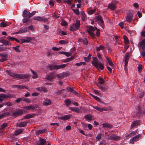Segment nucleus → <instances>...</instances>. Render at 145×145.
<instances>
[{
	"label": "nucleus",
	"mask_w": 145,
	"mask_h": 145,
	"mask_svg": "<svg viewBox=\"0 0 145 145\" xmlns=\"http://www.w3.org/2000/svg\"><path fill=\"white\" fill-rule=\"evenodd\" d=\"M91 56V55L89 54L88 57H84L85 60L87 61H88L90 59Z\"/></svg>",
	"instance_id": "nucleus-57"
},
{
	"label": "nucleus",
	"mask_w": 145,
	"mask_h": 145,
	"mask_svg": "<svg viewBox=\"0 0 145 145\" xmlns=\"http://www.w3.org/2000/svg\"><path fill=\"white\" fill-rule=\"evenodd\" d=\"M72 10L76 15H78L80 14L79 11L78 9H73Z\"/></svg>",
	"instance_id": "nucleus-53"
},
{
	"label": "nucleus",
	"mask_w": 145,
	"mask_h": 145,
	"mask_svg": "<svg viewBox=\"0 0 145 145\" xmlns=\"http://www.w3.org/2000/svg\"><path fill=\"white\" fill-rule=\"evenodd\" d=\"M130 54L127 52L125 54L124 57V62L125 66H126L127 65L128 63L129 59V56Z\"/></svg>",
	"instance_id": "nucleus-11"
},
{
	"label": "nucleus",
	"mask_w": 145,
	"mask_h": 145,
	"mask_svg": "<svg viewBox=\"0 0 145 145\" xmlns=\"http://www.w3.org/2000/svg\"><path fill=\"white\" fill-rule=\"evenodd\" d=\"M97 86L101 89L102 91H106L107 89L106 88H103V87L99 86V85H97Z\"/></svg>",
	"instance_id": "nucleus-54"
},
{
	"label": "nucleus",
	"mask_w": 145,
	"mask_h": 145,
	"mask_svg": "<svg viewBox=\"0 0 145 145\" xmlns=\"http://www.w3.org/2000/svg\"><path fill=\"white\" fill-rule=\"evenodd\" d=\"M7 49L6 47H0V52L6 51Z\"/></svg>",
	"instance_id": "nucleus-62"
},
{
	"label": "nucleus",
	"mask_w": 145,
	"mask_h": 145,
	"mask_svg": "<svg viewBox=\"0 0 145 145\" xmlns=\"http://www.w3.org/2000/svg\"><path fill=\"white\" fill-rule=\"evenodd\" d=\"M72 116L71 114L65 115L61 117H58V118L63 120H65L71 118Z\"/></svg>",
	"instance_id": "nucleus-12"
},
{
	"label": "nucleus",
	"mask_w": 145,
	"mask_h": 145,
	"mask_svg": "<svg viewBox=\"0 0 145 145\" xmlns=\"http://www.w3.org/2000/svg\"><path fill=\"white\" fill-rule=\"evenodd\" d=\"M7 39L10 41H13L14 40L15 38L12 37L10 36H8L7 37Z\"/></svg>",
	"instance_id": "nucleus-59"
},
{
	"label": "nucleus",
	"mask_w": 145,
	"mask_h": 145,
	"mask_svg": "<svg viewBox=\"0 0 145 145\" xmlns=\"http://www.w3.org/2000/svg\"><path fill=\"white\" fill-rule=\"evenodd\" d=\"M24 109H26L28 110H33L35 108V107L32 105L25 106L23 108Z\"/></svg>",
	"instance_id": "nucleus-26"
},
{
	"label": "nucleus",
	"mask_w": 145,
	"mask_h": 145,
	"mask_svg": "<svg viewBox=\"0 0 145 145\" xmlns=\"http://www.w3.org/2000/svg\"><path fill=\"white\" fill-rule=\"evenodd\" d=\"M142 67L141 65H139L138 67V70L139 72H141L142 70Z\"/></svg>",
	"instance_id": "nucleus-64"
},
{
	"label": "nucleus",
	"mask_w": 145,
	"mask_h": 145,
	"mask_svg": "<svg viewBox=\"0 0 145 145\" xmlns=\"http://www.w3.org/2000/svg\"><path fill=\"white\" fill-rule=\"evenodd\" d=\"M64 102L66 105L68 106H69L71 103V101L68 99L65 100Z\"/></svg>",
	"instance_id": "nucleus-39"
},
{
	"label": "nucleus",
	"mask_w": 145,
	"mask_h": 145,
	"mask_svg": "<svg viewBox=\"0 0 145 145\" xmlns=\"http://www.w3.org/2000/svg\"><path fill=\"white\" fill-rule=\"evenodd\" d=\"M132 14H127L126 18V20L128 22H130L132 20Z\"/></svg>",
	"instance_id": "nucleus-32"
},
{
	"label": "nucleus",
	"mask_w": 145,
	"mask_h": 145,
	"mask_svg": "<svg viewBox=\"0 0 145 145\" xmlns=\"http://www.w3.org/2000/svg\"><path fill=\"white\" fill-rule=\"evenodd\" d=\"M18 88L19 89H24V88H25L26 89H28V88L25 86H22L19 85L18 86Z\"/></svg>",
	"instance_id": "nucleus-48"
},
{
	"label": "nucleus",
	"mask_w": 145,
	"mask_h": 145,
	"mask_svg": "<svg viewBox=\"0 0 145 145\" xmlns=\"http://www.w3.org/2000/svg\"><path fill=\"white\" fill-rule=\"evenodd\" d=\"M23 132V130L22 129H18L16 130L14 132V134L15 135H18L22 133Z\"/></svg>",
	"instance_id": "nucleus-33"
},
{
	"label": "nucleus",
	"mask_w": 145,
	"mask_h": 145,
	"mask_svg": "<svg viewBox=\"0 0 145 145\" xmlns=\"http://www.w3.org/2000/svg\"><path fill=\"white\" fill-rule=\"evenodd\" d=\"M85 118L87 120H91L92 118V116L90 114L86 115L85 116Z\"/></svg>",
	"instance_id": "nucleus-35"
},
{
	"label": "nucleus",
	"mask_w": 145,
	"mask_h": 145,
	"mask_svg": "<svg viewBox=\"0 0 145 145\" xmlns=\"http://www.w3.org/2000/svg\"><path fill=\"white\" fill-rule=\"evenodd\" d=\"M23 101H24L25 102L28 103H30L31 102V100L27 98H25L24 97H23Z\"/></svg>",
	"instance_id": "nucleus-55"
},
{
	"label": "nucleus",
	"mask_w": 145,
	"mask_h": 145,
	"mask_svg": "<svg viewBox=\"0 0 145 145\" xmlns=\"http://www.w3.org/2000/svg\"><path fill=\"white\" fill-rule=\"evenodd\" d=\"M138 93L139 94L140 96L139 97L140 98H142V96L144 95V93L142 91H139Z\"/></svg>",
	"instance_id": "nucleus-58"
},
{
	"label": "nucleus",
	"mask_w": 145,
	"mask_h": 145,
	"mask_svg": "<svg viewBox=\"0 0 145 145\" xmlns=\"http://www.w3.org/2000/svg\"><path fill=\"white\" fill-rule=\"evenodd\" d=\"M140 137V135L138 134L135 137L131 139L130 140V142L133 143L134 142L138 140L139 138Z\"/></svg>",
	"instance_id": "nucleus-14"
},
{
	"label": "nucleus",
	"mask_w": 145,
	"mask_h": 145,
	"mask_svg": "<svg viewBox=\"0 0 145 145\" xmlns=\"http://www.w3.org/2000/svg\"><path fill=\"white\" fill-rule=\"evenodd\" d=\"M31 71L32 72L33 75L32 77V78L33 79H35L38 78V76L37 73L36 72L32 70H31Z\"/></svg>",
	"instance_id": "nucleus-31"
},
{
	"label": "nucleus",
	"mask_w": 145,
	"mask_h": 145,
	"mask_svg": "<svg viewBox=\"0 0 145 145\" xmlns=\"http://www.w3.org/2000/svg\"><path fill=\"white\" fill-rule=\"evenodd\" d=\"M10 24V22H7L2 21L0 24V26L1 27H4L9 25Z\"/></svg>",
	"instance_id": "nucleus-18"
},
{
	"label": "nucleus",
	"mask_w": 145,
	"mask_h": 145,
	"mask_svg": "<svg viewBox=\"0 0 145 145\" xmlns=\"http://www.w3.org/2000/svg\"><path fill=\"white\" fill-rule=\"evenodd\" d=\"M108 8L111 10H113L116 9V5L111 2L108 5Z\"/></svg>",
	"instance_id": "nucleus-21"
},
{
	"label": "nucleus",
	"mask_w": 145,
	"mask_h": 145,
	"mask_svg": "<svg viewBox=\"0 0 145 145\" xmlns=\"http://www.w3.org/2000/svg\"><path fill=\"white\" fill-rule=\"evenodd\" d=\"M90 95L93 97L96 100L98 101H101V100L100 98L97 97V96H95L92 94H90Z\"/></svg>",
	"instance_id": "nucleus-50"
},
{
	"label": "nucleus",
	"mask_w": 145,
	"mask_h": 145,
	"mask_svg": "<svg viewBox=\"0 0 145 145\" xmlns=\"http://www.w3.org/2000/svg\"><path fill=\"white\" fill-rule=\"evenodd\" d=\"M93 61H92V63L94 66L98 69H100L102 70L104 69L103 65L99 61L96 57H93Z\"/></svg>",
	"instance_id": "nucleus-2"
},
{
	"label": "nucleus",
	"mask_w": 145,
	"mask_h": 145,
	"mask_svg": "<svg viewBox=\"0 0 145 145\" xmlns=\"http://www.w3.org/2000/svg\"><path fill=\"white\" fill-rule=\"evenodd\" d=\"M138 122L137 121H135L133 122L131 125V128H133L138 124Z\"/></svg>",
	"instance_id": "nucleus-44"
},
{
	"label": "nucleus",
	"mask_w": 145,
	"mask_h": 145,
	"mask_svg": "<svg viewBox=\"0 0 145 145\" xmlns=\"http://www.w3.org/2000/svg\"><path fill=\"white\" fill-rule=\"evenodd\" d=\"M51 103V101L49 99H46L43 101V104L45 106H48L50 105Z\"/></svg>",
	"instance_id": "nucleus-17"
},
{
	"label": "nucleus",
	"mask_w": 145,
	"mask_h": 145,
	"mask_svg": "<svg viewBox=\"0 0 145 145\" xmlns=\"http://www.w3.org/2000/svg\"><path fill=\"white\" fill-rule=\"evenodd\" d=\"M33 20H36L39 21H47V19L45 18H42L39 16H34L33 18Z\"/></svg>",
	"instance_id": "nucleus-9"
},
{
	"label": "nucleus",
	"mask_w": 145,
	"mask_h": 145,
	"mask_svg": "<svg viewBox=\"0 0 145 145\" xmlns=\"http://www.w3.org/2000/svg\"><path fill=\"white\" fill-rule=\"evenodd\" d=\"M139 45L140 46H143L142 49L145 50V39L142 40L140 43Z\"/></svg>",
	"instance_id": "nucleus-30"
},
{
	"label": "nucleus",
	"mask_w": 145,
	"mask_h": 145,
	"mask_svg": "<svg viewBox=\"0 0 145 145\" xmlns=\"http://www.w3.org/2000/svg\"><path fill=\"white\" fill-rule=\"evenodd\" d=\"M23 113L22 111L21 110H19L17 111L14 113L12 115L15 117L21 114H22Z\"/></svg>",
	"instance_id": "nucleus-23"
},
{
	"label": "nucleus",
	"mask_w": 145,
	"mask_h": 145,
	"mask_svg": "<svg viewBox=\"0 0 145 145\" xmlns=\"http://www.w3.org/2000/svg\"><path fill=\"white\" fill-rule=\"evenodd\" d=\"M37 91H43L44 92H46L47 91V89L45 87H41L37 88H36Z\"/></svg>",
	"instance_id": "nucleus-16"
},
{
	"label": "nucleus",
	"mask_w": 145,
	"mask_h": 145,
	"mask_svg": "<svg viewBox=\"0 0 145 145\" xmlns=\"http://www.w3.org/2000/svg\"><path fill=\"white\" fill-rule=\"evenodd\" d=\"M29 15V12L27 10H25L23 12V16L24 17L28 16Z\"/></svg>",
	"instance_id": "nucleus-25"
},
{
	"label": "nucleus",
	"mask_w": 145,
	"mask_h": 145,
	"mask_svg": "<svg viewBox=\"0 0 145 145\" xmlns=\"http://www.w3.org/2000/svg\"><path fill=\"white\" fill-rule=\"evenodd\" d=\"M99 82L101 84H103L104 83V80L103 78H99Z\"/></svg>",
	"instance_id": "nucleus-63"
},
{
	"label": "nucleus",
	"mask_w": 145,
	"mask_h": 145,
	"mask_svg": "<svg viewBox=\"0 0 145 145\" xmlns=\"http://www.w3.org/2000/svg\"><path fill=\"white\" fill-rule=\"evenodd\" d=\"M35 115L34 114H28L24 116V118L27 119L32 118L34 117Z\"/></svg>",
	"instance_id": "nucleus-24"
},
{
	"label": "nucleus",
	"mask_w": 145,
	"mask_h": 145,
	"mask_svg": "<svg viewBox=\"0 0 145 145\" xmlns=\"http://www.w3.org/2000/svg\"><path fill=\"white\" fill-rule=\"evenodd\" d=\"M110 108V107L108 106L107 107H103L101 108L100 112H102L103 111H107Z\"/></svg>",
	"instance_id": "nucleus-38"
},
{
	"label": "nucleus",
	"mask_w": 145,
	"mask_h": 145,
	"mask_svg": "<svg viewBox=\"0 0 145 145\" xmlns=\"http://www.w3.org/2000/svg\"><path fill=\"white\" fill-rule=\"evenodd\" d=\"M96 11V9H89L88 11V13L89 14H93Z\"/></svg>",
	"instance_id": "nucleus-52"
},
{
	"label": "nucleus",
	"mask_w": 145,
	"mask_h": 145,
	"mask_svg": "<svg viewBox=\"0 0 145 145\" xmlns=\"http://www.w3.org/2000/svg\"><path fill=\"white\" fill-rule=\"evenodd\" d=\"M97 29V28L94 27L92 26H88L87 29L88 33L92 37L94 38L95 37V34L93 33L95 29Z\"/></svg>",
	"instance_id": "nucleus-5"
},
{
	"label": "nucleus",
	"mask_w": 145,
	"mask_h": 145,
	"mask_svg": "<svg viewBox=\"0 0 145 145\" xmlns=\"http://www.w3.org/2000/svg\"><path fill=\"white\" fill-rule=\"evenodd\" d=\"M81 18L82 20L85 21L86 19V16L84 12L81 13Z\"/></svg>",
	"instance_id": "nucleus-40"
},
{
	"label": "nucleus",
	"mask_w": 145,
	"mask_h": 145,
	"mask_svg": "<svg viewBox=\"0 0 145 145\" xmlns=\"http://www.w3.org/2000/svg\"><path fill=\"white\" fill-rule=\"evenodd\" d=\"M46 130L45 129H44L43 130H38L36 132V135H39L40 133H43L45 132H46Z\"/></svg>",
	"instance_id": "nucleus-41"
},
{
	"label": "nucleus",
	"mask_w": 145,
	"mask_h": 145,
	"mask_svg": "<svg viewBox=\"0 0 145 145\" xmlns=\"http://www.w3.org/2000/svg\"><path fill=\"white\" fill-rule=\"evenodd\" d=\"M27 31V30L26 29H25V28L24 29H21L18 32H17L16 33L17 34L20 33H24Z\"/></svg>",
	"instance_id": "nucleus-46"
},
{
	"label": "nucleus",
	"mask_w": 145,
	"mask_h": 145,
	"mask_svg": "<svg viewBox=\"0 0 145 145\" xmlns=\"http://www.w3.org/2000/svg\"><path fill=\"white\" fill-rule=\"evenodd\" d=\"M35 39L34 37H26L24 39H20L22 43L29 42L31 40H35Z\"/></svg>",
	"instance_id": "nucleus-7"
},
{
	"label": "nucleus",
	"mask_w": 145,
	"mask_h": 145,
	"mask_svg": "<svg viewBox=\"0 0 145 145\" xmlns=\"http://www.w3.org/2000/svg\"><path fill=\"white\" fill-rule=\"evenodd\" d=\"M6 72L10 76L13 77L14 78H19L20 79H24L28 78L29 76L24 74H16L10 70H6Z\"/></svg>",
	"instance_id": "nucleus-1"
},
{
	"label": "nucleus",
	"mask_w": 145,
	"mask_h": 145,
	"mask_svg": "<svg viewBox=\"0 0 145 145\" xmlns=\"http://www.w3.org/2000/svg\"><path fill=\"white\" fill-rule=\"evenodd\" d=\"M68 42V41L64 40H60L59 42V43L62 44H65L67 43Z\"/></svg>",
	"instance_id": "nucleus-42"
},
{
	"label": "nucleus",
	"mask_w": 145,
	"mask_h": 145,
	"mask_svg": "<svg viewBox=\"0 0 145 145\" xmlns=\"http://www.w3.org/2000/svg\"><path fill=\"white\" fill-rule=\"evenodd\" d=\"M102 135L101 134H99L97 135L96 137V139L99 141L101 139V138Z\"/></svg>",
	"instance_id": "nucleus-56"
},
{
	"label": "nucleus",
	"mask_w": 145,
	"mask_h": 145,
	"mask_svg": "<svg viewBox=\"0 0 145 145\" xmlns=\"http://www.w3.org/2000/svg\"><path fill=\"white\" fill-rule=\"evenodd\" d=\"M20 47V46H17L16 47H13L12 48L14 49L15 51L17 52H20L21 51L19 49V48Z\"/></svg>",
	"instance_id": "nucleus-37"
},
{
	"label": "nucleus",
	"mask_w": 145,
	"mask_h": 145,
	"mask_svg": "<svg viewBox=\"0 0 145 145\" xmlns=\"http://www.w3.org/2000/svg\"><path fill=\"white\" fill-rule=\"evenodd\" d=\"M7 125V124L6 123H3L1 126L0 128V129H3L5 128Z\"/></svg>",
	"instance_id": "nucleus-43"
},
{
	"label": "nucleus",
	"mask_w": 145,
	"mask_h": 145,
	"mask_svg": "<svg viewBox=\"0 0 145 145\" xmlns=\"http://www.w3.org/2000/svg\"><path fill=\"white\" fill-rule=\"evenodd\" d=\"M105 48V47L104 46L102 45H100L99 46H98L96 47V50L97 51H99L101 50H103Z\"/></svg>",
	"instance_id": "nucleus-36"
},
{
	"label": "nucleus",
	"mask_w": 145,
	"mask_h": 145,
	"mask_svg": "<svg viewBox=\"0 0 145 145\" xmlns=\"http://www.w3.org/2000/svg\"><path fill=\"white\" fill-rule=\"evenodd\" d=\"M96 18L97 20L100 21L102 26L103 25V21L102 19L101 16L98 15L97 16Z\"/></svg>",
	"instance_id": "nucleus-29"
},
{
	"label": "nucleus",
	"mask_w": 145,
	"mask_h": 145,
	"mask_svg": "<svg viewBox=\"0 0 145 145\" xmlns=\"http://www.w3.org/2000/svg\"><path fill=\"white\" fill-rule=\"evenodd\" d=\"M103 127L104 129H110L112 127V126L108 123H103L102 124Z\"/></svg>",
	"instance_id": "nucleus-13"
},
{
	"label": "nucleus",
	"mask_w": 145,
	"mask_h": 145,
	"mask_svg": "<svg viewBox=\"0 0 145 145\" xmlns=\"http://www.w3.org/2000/svg\"><path fill=\"white\" fill-rule=\"evenodd\" d=\"M79 42H83V43L85 45H87L88 43V41L87 40L85 39H80L78 40Z\"/></svg>",
	"instance_id": "nucleus-28"
},
{
	"label": "nucleus",
	"mask_w": 145,
	"mask_h": 145,
	"mask_svg": "<svg viewBox=\"0 0 145 145\" xmlns=\"http://www.w3.org/2000/svg\"><path fill=\"white\" fill-rule=\"evenodd\" d=\"M11 97L13 98H16L15 96L12 95L10 94H0V102H2L4 99Z\"/></svg>",
	"instance_id": "nucleus-6"
},
{
	"label": "nucleus",
	"mask_w": 145,
	"mask_h": 145,
	"mask_svg": "<svg viewBox=\"0 0 145 145\" xmlns=\"http://www.w3.org/2000/svg\"><path fill=\"white\" fill-rule=\"evenodd\" d=\"M86 63L85 62H81L79 63H77L75 64V65L77 66H80L82 65H85Z\"/></svg>",
	"instance_id": "nucleus-47"
},
{
	"label": "nucleus",
	"mask_w": 145,
	"mask_h": 145,
	"mask_svg": "<svg viewBox=\"0 0 145 145\" xmlns=\"http://www.w3.org/2000/svg\"><path fill=\"white\" fill-rule=\"evenodd\" d=\"M108 138L110 140H117L120 139V137L117 136L114 134H113L108 137Z\"/></svg>",
	"instance_id": "nucleus-15"
},
{
	"label": "nucleus",
	"mask_w": 145,
	"mask_h": 145,
	"mask_svg": "<svg viewBox=\"0 0 145 145\" xmlns=\"http://www.w3.org/2000/svg\"><path fill=\"white\" fill-rule=\"evenodd\" d=\"M21 101H23V97L18 98L16 100L15 102L17 103H19Z\"/></svg>",
	"instance_id": "nucleus-61"
},
{
	"label": "nucleus",
	"mask_w": 145,
	"mask_h": 145,
	"mask_svg": "<svg viewBox=\"0 0 145 145\" xmlns=\"http://www.w3.org/2000/svg\"><path fill=\"white\" fill-rule=\"evenodd\" d=\"M56 76L55 74L54 73H51L49 75H47L46 78L48 80L51 81L53 80Z\"/></svg>",
	"instance_id": "nucleus-10"
},
{
	"label": "nucleus",
	"mask_w": 145,
	"mask_h": 145,
	"mask_svg": "<svg viewBox=\"0 0 145 145\" xmlns=\"http://www.w3.org/2000/svg\"><path fill=\"white\" fill-rule=\"evenodd\" d=\"M61 25L63 26H66L67 25V22L65 20H63L61 23Z\"/></svg>",
	"instance_id": "nucleus-51"
},
{
	"label": "nucleus",
	"mask_w": 145,
	"mask_h": 145,
	"mask_svg": "<svg viewBox=\"0 0 145 145\" xmlns=\"http://www.w3.org/2000/svg\"><path fill=\"white\" fill-rule=\"evenodd\" d=\"M5 105H7L8 106H11L12 105V103L10 102H8L4 103Z\"/></svg>",
	"instance_id": "nucleus-60"
},
{
	"label": "nucleus",
	"mask_w": 145,
	"mask_h": 145,
	"mask_svg": "<svg viewBox=\"0 0 145 145\" xmlns=\"http://www.w3.org/2000/svg\"><path fill=\"white\" fill-rule=\"evenodd\" d=\"M0 56L1 58L0 59L1 62H3L7 60V58L8 57V55L7 53L4 52L0 54Z\"/></svg>",
	"instance_id": "nucleus-8"
},
{
	"label": "nucleus",
	"mask_w": 145,
	"mask_h": 145,
	"mask_svg": "<svg viewBox=\"0 0 145 145\" xmlns=\"http://www.w3.org/2000/svg\"><path fill=\"white\" fill-rule=\"evenodd\" d=\"M69 108L72 111L77 113H79L80 112V109L79 108L76 107H70Z\"/></svg>",
	"instance_id": "nucleus-22"
},
{
	"label": "nucleus",
	"mask_w": 145,
	"mask_h": 145,
	"mask_svg": "<svg viewBox=\"0 0 145 145\" xmlns=\"http://www.w3.org/2000/svg\"><path fill=\"white\" fill-rule=\"evenodd\" d=\"M124 42L125 44H127L129 42V41L128 38L125 36L124 35L123 37Z\"/></svg>",
	"instance_id": "nucleus-45"
},
{
	"label": "nucleus",
	"mask_w": 145,
	"mask_h": 145,
	"mask_svg": "<svg viewBox=\"0 0 145 145\" xmlns=\"http://www.w3.org/2000/svg\"><path fill=\"white\" fill-rule=\"evenodd\" d=\"M27 123L26 121L20 122L18 123V125L20 127H24L27 125Z\"/></svg>",
	"instance_id": "nucleus-20"
},
{
	"label": "nucleus",
	"mask_w": 145,
	"mask_h": 145,
	"mask_svg": "<svg viewBox=\"0 0 145 145\" xmlns=\"http://www.w3.org/2000/svg\"><path fill=\"white\" fill-rule=\"evenodd\" d=\"M105 57H106V59L108 61V63L109 65L110 66L112 67L113 66H114V64L113 63L112 61L108 57L106 56H105Z\"/></svg>",
	"instance_id": "nucleus-27"
},
{
	"label": "nucleus",
	"mask_w": 145,
	"mask_h": 145,
	"mask_svg": "<svg viewBox=\"0 0 145 145\" xmlns=\"http://www.w3.org/2000/svg\"><path fill=\"white\" fill-rule=\"evenodd\" d=\"M45 143L46 140H45L40 138L39 141L36 144V145H44Z\"/></svg>",
	"instance_id": "nucleus-19"
},
{
	"label": "nucleus",
	"mask_w": 145,
	"mask_h": 145,
	"mask_svg": "<svg viewBox=\"0 0 145 145\" xmlns=\"http://www.w3.org/2000/svg\"><path fill=\"white\" fill-rule=\"evenodd\" d=\"M55 75L56 76H57L59 78L62 79L64 77V75L63 73L57 74Z\"/></svg>",
	"instance_id": "nucleus-49"
},
{
	"label": "nucleus",
	"mask_w": 145,
	"mask_h": 145,
	"mask_svg": "<svg viewBox=\"0 0 145 145\" xmlns=\"http://www.w3.org/2000/svg\"><path fill=\"white\" fill-rule=\"evenodd\" d=\"M80 21L78 20H76V22L70 26V29L71 31H75L78 29L80 26Z\"/></svg>",
	"instance_id": "nucleus-4"
},
{
	"label": "nucleus",
	"mask_w": 145,
	"mask_h": 145,
	"mask_svg": "<svg viewBox=\"0 0 145 145\" xmlns=\"http://www.w3.org/2000/svg\"><path fill=\"white\" fill-rule=\"evenodd\" d=\"M9 114V113L8 112H6L0 114V119L3 118L5 116L8 115Z\"/></svg>",
	"instance_id": "nucleus-34"
},
{
	"label": "nucleus",
	"mask_w": 145,
	"mask_h": 145,
	"mask_svg": "<svg viewBox=\"0 0 145 145\" xmlns=\"http://www.w3.org/2000/svg\"><path fill=\"white\" fill-rule=\"evenodd\" d=\"M67 64H65L62 65H51L47 66V68L48 69H50L51 70L58 69H63L66 67Z\"/></svg>",
	"instance_id": "nucleus-3"
}]
</instances>
